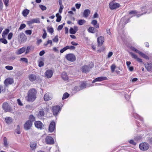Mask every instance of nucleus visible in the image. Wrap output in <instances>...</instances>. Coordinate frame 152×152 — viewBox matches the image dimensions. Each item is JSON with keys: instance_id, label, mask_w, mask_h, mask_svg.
Wrapping results in <instances>:
<instances>
[{"instance_id": "obj_43", "label": "nucleus", "mask_w": 152, "mask_h": 152, "mask_svg": "<svg viewBox=\"0 0 152 152\" xmlns=\"http://www.w3.org/2000/svg\"><path fill=\"white\" fill-rule=\"evenodd\" d=\"M131 48L132 50L135 51L136 53H137L139 54L140 52V51L139 50H137L134 47H131Z\"/></svg>"}, {"instance_id": "obj_27", "label": "nucleus", "mask_w": 152, "mask_h": 152, "mask_svg": "<svg viewBox=\"0 0 152 152\" xmlns=\"http://www.w3.org/2000/svg\"><path fill=\"white\" fill-rule=\"evenodd\" d=\"M145 7H146L145 6H143L141 8V10H142V12L143 11H144V12H143V13H142L141 14L137 15V17H139L140 16L142 15H143V14H145L147 12V11L146 10H145Z\"/></svg>"}, {"instance_id": "obj_20", "label": "nucleus", "mask_w": 152, "mask_h": 152, "mask_svg": "<svg viewBox=\"0 0 152 152\" xmlns=\"http://www.w3.org/2000/svg\"><path fill=\"white\" fill-rule=\"evenodd\" d=\"M91 24L93 25L96 28H99V24L97 23V21L96 20H93Z\"/></svg>"}, {"instance_id": "obj_44", "label": "nucleus", "mask_w": 152, "mask_h": 152, "mask_svg": "<svg viewBox=\"0 0 152 152\" xmlns=\"http://www.w3.org/2000/svg\"><path fill=\"white\" fill-rule=\"evenodd\" d=\"M66 47L67 48V50L68 49H69L70 50H74L75 48V47L73 46H66Z\"/></svg>"}, {"instance_id": "obj_24", "label": "nucleus", "mask_w": 152, "mask_h": 152, "mask_svg": "<svg viewBox=\"0 0 152 152\" xmlns=\"http://www.w3.org/2000/svg\"><path fill=\"white\" fill-rule=\"evenodd\" d=\"M10 30L8 29H6L3 31L2 34V37L3 38L6 37V35L9 33Z\"/></svg>"}, {"instance_id": "obj_26", "label": "nucleus", "mask_w": 152, "mask_h": 152, "mask_svg": "<svg viewBox=\"0 0 152 152\" xmlns=\"http://www.w3.org/2000/svg\"><path fill=\"white\" fill-rule=\"evenodd\" d=\"M4 145L6 147H8L9 146L8 143L7 142V139L6 137H4L3 138Z\"/></svg>"}, {"instance_id": "obj_41", "label": "nucleus", "mask_w": 152, "mask_h": 152, "mask_svg": "<svg viewBox=\"0 0 152 152\" xmlns=\"http://www.w3.org/2000/svg\"><path fill=\"white\" fill-rule=\"evenodd\" d=\"M33 20L34 23H40L39 19V18H37L35 19H33Z\"/></svg>"}, {"instance_id": "obj_21", "label": "nucleus", "mask_w": 152, "mask_h": 152, "mask_svg": "<svg viewBox=\"0 0 152 152\" xmlns=\"http://www.w3.org/2000/svg\"><path fill=\"white\" fill-rule=\"evenodd\" d=\"M95 28H95V27H90L88 29V31L90 33H94L96 31H97V30L96 31Z\"/></svg>"}, {"instance_id": "obj_31", "label": "nucleus", "mask_w": 152, "mask_h": 152, "mask_svg": "<svg viewBox=\"0 0 152 152\" xmlns=\"http://www.w3.org/2000/svg\"><path fill=\"white\" fill-rule=\"evenodd\" d=\"M139 54L140 56H141L142 57L145 58V59H149V57L144 53L140 52Z\"/></svg>"}, {"instance_id": "obj_14", "label": "nucleus", "mask_w": 152, "mask_h": 152, "mask_svg": "<svg viewBox=\"0 0 152 152\" xmlns=\"http://www.w3.org/2000/svg\"><path fill=\"white\" fill-rule=\"evenodd\" d=\"M104 41V37L102 36H100L97 38V42L99 46H101L103 44Z\"/></svg>"}, {"instance_id": "obj_16", "label": "nucleus", "mask_w": 152, "mask_h": 152, "mask_svg": "<svg viewBox=\"0 0 152 152\" xmlns=\"http://www.w3.org/2000/svg\"><path fill=\"white\" fill-rule=\"evenodd\" d=\"M28 78L31 82H34L37 79V77L34 74H31L28 75Z\"/></svg>"}, {"instance_id": "obj_59", "label": "nucleus", "mask_w": 152, "mask_h": 152, "mask_svg": "<svg viewBox=\"0 0 152 152\" xmlns=\"http://www.w3.org/2000/svg\"><path fill=\"white\" fill-rule=\"evenodd\" d=\"M63 25H60L58 27V30H60L62 29V28H63Z\"/></svg>"}, {"instance_id": "obj_51", "label": "nucleus", "mask_w": 152, "mask_h": 152, "mask_svg": "<svg viewBox=\"0 0 152 152\" xmlns=\"http://www.w3.org/2000/svg\"><path fill=\"white\" fill-rule=\"evenodd\" d=\"M138 13V12H137V11L136 10H132L130 11L129 12V14L131 15L133 14H136L137 13Z\"/></svg>"}, {"instance_id": "obj_6", "label": "nucleus", "mask_w": 152, "mask_h": 152, "mask_svg": "<svg viewBox=\"0 0 152 152\" xmlns=\"http://www.w3.org/2000/svg\"><path fill=\"white\" fill-rule=\"evenodd\" d=\"M120 5L114 1L110 2L109 4V7L111 10L116 9L120 7Z\"/></svg>"}, {"instance_id": "obj_48", "label": "nucleus", "mask_w": 152, "mask_h": 152, "mask_svg": "<svg viewBox=\"0 0 152 152\" xmlns=\"http://www.w3.org/2000/svg\"><path fill=\"white\" fill-rule=\"evenodd\" d=\"M5 89H4V87L2 85H0V94L1 93V91L5 92Z\"/></svg>"}, {"instance_id": "obj_54", "label": "nucleus", "mask_w": 152, "mask_h": 152, "mask_svg": "<svg viewBox=\"0 0 152 152\" xmlns=\"http://www.w3.org/2000/svg\"><path fill=\"white\" fill-rule=\"evenodd\" d=\"M67 50V48H66V46L65 47H64V48L61 50L60 51V53H62Z\"/></svg>"}, {"instance_id": "obj_10", "label": "nucleus", "mask_w": 152, "mask_h": 152, "mask_svg": "<svg viewBox=\"0 0 152 152\" xmlns=\"http://www.w3.org/2000/svg\"><path fill=\"white\" fill-rule=\"evenodd\" d=\"M45 142L47 144H53L54 143L53 138L50 136H47L45 138Z\"/></svg>"}, {"instance_id": "obj_32", "label": "nucleus", "mask_w": 152, "mask_h": 152, "mask_svg": "<svg viewBox=\"0 0 152 152\" xmlns=\"http://www.w3.org/2000/svg\"><path fill=\"white\" fill-rule=\"evenodd\" d=\"M90 86H88L87 85L86 83L84 82H83L80 85V87L82 88V89H83L86 88V87H89Z\"/></svg>"}, {"instance_id": "obj_62", "label": "nucleus", "mask_w": 152, "mask_h": 152, "mask_svg": "<svg viewBox=\"0 0 152 152\" xmlns=\"http://www.w3.org/2000/svg\"><path fill=\"white\" fill-rule=\"evenodd\" d=\"M113 54V53L112 52H110L108 54V56H107L109 58H110L112 56Z\"/></svg>"}, {"instance_id": "obj_11", "label": "nucleus", "mask_w": 152, "mask_h": 152, "mask_svg": "<svg viewBox=\"0 0 152 152\" xmlns=\"http://www.w3.org/2000/svg\"><path fill=\"white\" fill-rule=\"evenodd\" d=\"M13 83V80L10 78H8L5 80L4 83L5 86L12 84Z\"/></svg>"}, {"instance_id": "obj_49", "label": "nucleus", "mask_w": 152, "mask_h": 152, "mask_svg": "<svg viewBox=\"0 0 152 152\" xmlns=\"http://www.w3.org/2000/svg\"><path fill=\"white\" fill-rule=\"evenodd\" d=\"M25 33L28 35H30L32 33V31L31 30H28L25 31Z\"/></svg>"}, {"instance_id": "obj_34", "label": "nucleus", "mask_w": 152, "mask_h": 152, "mask_svg": "<svg viewBox=\"0 0 152 152\" xmlns=\"http://www.w3.org/2000/svg\"><path fill=\"white\" fill-rule=\"evenodd\" d=\"M37 144L35 142H33L30 145V147L33 150L35 149L36 148Z\"/></svg>"}, {"instance_id": "obj_39", "label": "nucleus", "mask_w": 152, "mask_h": 152, "mask_svg": "<svg viewBox=\"0 0 152 152\" xmlns=\"http://www.w3.org/2000/svg\"><path fill=\"white\" fill-rule=\"evenodd\" d=\"M16 132L18 134H20V127L19 125H18L17 127V129L15 130Z\"/></svg>"}, {"instance_id": "obj_50", "label": "nucleus", "mask_w": 152, "mask_h": 152, "mask_svg": "<svg viewBox=\"0 0 152 152\" xmlns=\"http://www.w3.org/2000/svg\"><path fill=\"white\" fill-rule=\"evenodd\" d=\"M27 24L29 26L33 24L34 23V21L33 19L31 20H30L28 21H27Z\"/></svg>"}, {"instance_id": "obj_35", "label": "nucleus", "mask_w": 152, "mask_h": 152, "mask_svg": "<svg viewBox=\"0 0 152 152\" xmlns=\"http://www.w3.org/2000/svg\"><path fill=\"white\" fill-rule=\"evenodd\" d=\"M69 94L67 93H65L63 95L62 99L63 100L67 98L69 96Z\"/></svg>"}, {"instance_id": "obj_33", "label": "nucleus", "mask_w": 152, "mask_h": 152, "mask_svg": "<svg viewBox=\"0 0 152 152\" xmlns=\"http://www.w3.org/2000/svg\"><path fill=\"white\" fill-rule=\"evenodd\" d=\"M86 23L85 20H80L78 21V23L80 25H82Z\"/></svg>"}, {"instance_id": "obj_46", "label": "nucleus", "mask_w": 152, "mask_h": 152, "mask_svg": "<svg viewBox=\"0 0 152 152\" xmlns=\"http://www.w3.org/2000/svg\"><path fill=\"white\" fill-rule=\"evenodd\" d=\"M39 7L42 10H45L46 9V7L42 5H39Z\"/></svg>"}, {"instance_id": "obj_15", "label": "nucleus", "mask_w": 152, "mask_h": 152, "mask_svg": "<svg viewBox=\"0 0 152 152\" xmlns=\"http://www.w3.org/2000/svg\"><path fill=\"white\" fill-rule=\"evenodd\" d=\"M55 123L54 122H52L50 124L49 127V130L50 132H53L55 128Z\"/></svg>"}, {"instance_id": "obj_7", "label": "nucleus", "mask_w": 152, "mask_h": 152, "mask_svg": "<svg viewBox=\"0 0 152 152\" xmlns=\"http://www.w3.org/2000/svg\"><path fill=\"white\" fill-rule=\"evenodd\" d=\"M52 110L53 115L56 116L57 115L59 112L60 111L61 109L59 106L56 105L53 107Z\"/></svg>"}, {"instance_id": "obj_61", "label": "nucleus", "mask_w": 152, "mask_h": 152, "mask_svg": "<svg viewBox=\"0 0 152 152\" xmlns=\"http://www.w3.org/2000/svg\"><path fill=\"white\" fill-rule=\"evenodd\" d=\"M17 102H18V104L20 105V106H22L23 105V104L21 102L20 100V99H17Z\"/></svg>"}, {"instance_id": "obj_42", "label": "nucleus", "mask_w": 152, "mask_h": 152, "mask_svg": "<svg viewBox=\"0 0 152 152\" xmlns=\"http://www.w3.org/2000/svg\"><path fill=\"white\" fill-rule=\"evenodd\" d=\"M118 68V67H111V70L113 72H117Z\"/></svg>"}, {"instance_id": "obj_18", "label": "nucleus", "mask_w": 152, "mask_h": 152, "mask_svg": "<svg viewBox=\"0 0 152 152\" xmlns=\"http://www.w3.org/2000/svg\"><path fill=\"white\" fill-rule=\"evenodd\" d=\"M26 50V48L25 47H23L20 49H18L16 53L17 55L21 54L23 53Z\"/></svg>"}, {"instance_id": "obj_55", "label": "nucleus", "mask_w": 152, "mask_h": 152, "mask_svg": "<svg viewBox=\"0 0 152 152\" xmlns=\"http://www.w3.org/2000/svg\"><path fill=\"white\" fill-rule=\"evenodd\" d=\"M9 1V0H4V4L5 5L6 7H7L8 6Z\"/></svg>"}, {"instance_id": "obj_64", "label": "nucleus", "mask_w": 152, "mask_h": 152, "mask_svg": "<svg viewBox=\"0 0 152 152\" xmlns=\"http://www.w3.org/2000/svg\"><path fill=\"white\" fill-rule=\"evenodd\" d=\"M145 68L148 71H150L152 69V67H145Z\"/></svg>"}, {"instance_id": "obj_25", "label": "nucleus", "mask_w": 152, "mask_h": 152, "mask_svg": "<svg viewBox=\"0 0 152 152\" xmlns=\"http://www.w3.org/2000/svg\"><path fill=\"white\" fill-rule=\"evenodd\" d=\"M29 10L27 9L24 10L22 12V14L24 17H26L29 13Z\"/></svg>"}, {"instance_id": "obj_8", "label": "nucleus", "mask_w": 152, "mask_h": 152, "mask_svg": "<svg viewBox=\"0 0 152 152\" xmlns=\"http://www.w3.org/2000/svg\"><path fill=\"white\" fill-rule=\"evenodd\" d=\"M34 125L36 127L40 129H42L44 128L43 124L39 121H35Z\"/></svg>"}, {"instance_id": "obj_4", "label": "nucleus", "mask_w": 152, "mask_h": 152, "mask_svg": "<svg viewBox=\"0 0 152 152\" xmlns=\"http://www.w3.org/2000/svg\"><path fill=\"white\" fill-rule=\"evenodd\" d=\"M65 58L67 60L71 62H73L76 60L75 56L72 53L66 54L65 56Z\"/></svg>"}, {"instance_id": "obj_38", "label": "nucleus", "mask_w": 152, "mask_h": 152, "mask_svg": "<svg viewBox=\"0 0 152 152\" xmlns=\"http://www.w3.org/2000/svg\"><path fill=\"white\" fill-rule=\"evenodd\" d=\"M129 54L131 56H132V58L136 59L137 58V56L135 54H134L132 52H129Z\"/></svg>"}, {"instance_id": "obj_60", "label": "nucleus", "mask_w": 152, "mask_h": 152, "mask_svg": "<svg viewBox=\"0 0 152 152\" xmlns=\"http://www.w3.org/2000/svg\"><path fill=\"white\" fill-rule=\"evenodd\" d=\"M81 6V4H79L78 3H77L75 4V7L77 9H79Z\"/></svg>"}, {"instance_id": "obj_36", "label": "nucleus", "mask_w": 152, "mask_h": 152, "mask_svg": "<svg viewBox=\"0 0 152 152\" xmlns=\"http://www.w3.org/2000/svg\"><path fill=\"white\" fill-rule=\"evenodd\" d=\"M0 42L4 44H7L8 42L7 40L3 38L0 39Z\"/></svg>"}, {"instance_id": "obj_5", "label": "nucleus", "mask_w": 152, "mask_h": 152, "mask_svg": "<svg viewBox=\"0 0 152 152\" xmlns=\"http://www.w3.org/2000/svg\"><path fill=\"white\" fill-rule=\"evenodd\" d=\"M2 107L4 110L6 112H12V110L10 107L8 103L6 102H4L3 103Z\"/></svg>"}, {"instance_id": "obj_2", "label": "nucleus", "mask_w": 152, "mask_h": 152, "mask_svg": "<svg viewBox=\"0 0 152 152\" xmlns=\"http://www.w3.org/2000/svg\"><path fill=\"white\" fill-rule=\"evenodd\" d=\"M18 39L19 42L21 43L25 42L27 40V38L25 34L22 32L18 35Z\"/></svg>"}, {"instance_id": "obj_17", "label": "nucleus", "mask_w": 152, "mask_h": 152, "mask_svg": "<svg viewBox=\"0 0 152 152\" xmlns=\"http://www.w3.org/2000/svg\"><path fill=\"white\" fill-rule=\"evenodd\" d=\"M52 98L51 96L50 95L49 93H47L44 96V99L45 101H48L51 100Z\"/></svg>"}, {"instance_id": "obj_28", "label": "nucleus", "mask_w": 152, "mask_h": 152, "mask_svg": "<svg viewBox=\"0 0 152 152\" xmlns=\"http://www.w3.org/2000/svg\"><path fill=\"white\" fill-rule=\"evenodd\" d=\"M5 121L7 124H10L12 122V120L11 118L7 117L5 118Z\"/></svg>"}, {"instance_id": "obj_52", "label": "nucleus", "mask_w": 152, "mask_h": 152, "mask_svg": "<svg viewBox=\"0 0 152 152\" xmlns=\"http://www.w3.org/2000/svg\"><path fill=\"white\" fill-rule=\"evenodd\" d=\"M13 35V34L12 33H10L8 36V39L9 40H10L11 39Z\"/></svg>"}, {"instance_id": "obj_23", "label": "nucleus", "mask_w": 152, "mask_h": 152, "mask_svg": "<svg viewBox=\"0 0 152 152\" xmlns=\"http://www.w3.org/2000/svg\"><path fill=\"white\" fill-rule=\"evenodd\" d=\"M61 77L64 80H67L68 79V76L67 75L66 73L65 72L62 73Z\"/></svg>"}, {"instance_id": "obj_58", "label": "nucleus", "mask_w": 152, "mask_h": 152, "mask_svg": "<svg viewBox=\"0 0 152 152\" xmlns=\"http://www.w3.org/2000/svg\"><path fill=\"white\" fill-rule=\"evenodd\" d=\"M63 8H64L63 6H60V8L59 10V12L60 13H61L62 12V10H63Z\"/></svg>"}, {"instance_id": "obj_9", "label": "nucleus", "mask_w": 152, "mask_h": 152, "mask_svg": "<svg viewBox=\"0 0 152 152\" xmlns=\"http://www.w3.org/2000/svg\"><path fill=\"white\" fill-rule=\"evenodd\" d=\"M32 125V123L29 121H27L25 123L24 127L25 129L26 130L30 129Z\"/></svg>"}, {"instance_id": "obj_57", "label": "nucleus", "mask_w": 152, "mask_h": 152, "mask_svg": "<svg viewBox=\"0 0 152 152\" xmlns=\"http://www.w3.org/2000/svg\"><path fill=\"white\" fill-rule=\"evenodd\" d=\"M31 50L30 47L29 46H28L26 49V54H27Z\"/></svg>"}, {"instance_id": "obj_19", "label": "nucleus", "mask_w": 152, "mask_h": 152, "mask_svg": "<svg viewBox=\"0 0 152 152\" xmlns=\"http://www.w3.org/2000/svg\"><path fill=\"white\" fill-rule=\"evenodd\" d=\"M90 13V11L89 9H86L84 10L83 14L84 17L87 18Z\"/></svg>"}, {"instance_id": "obj_1", "label": "nucleus", "mask_w": 152, "mask_h": 152, "mask_svg": "<svg viewBox=\"0 0 152 152\" xmlns=\"http://www.w3.org/2000/svg\"><path fill=\"white\" fill-rule=\"evenodd\" d=\"M37 91L34 88H31L29 90L27 93V101L32 102L36 99Z\"/></svg>"}, {"instance_id": "obj_30", "label": "nucleus", "mask_w": 152, "mask_h": 152, "mask_svg": "<svg viewBox=\"0 0 152 152\" xmlns=\"http://www.w3.org/2000/svg\"><path fill=\"white\" fill-rule=\"evenodd\" d=\"M35 120V117L33 115H31L29 116V120L28 121H29L32 123Z\"/></svg>"}, {"instance_id": "obj_56", "label": "nucleus", "mask_w": 152, "mask_h": 152, "mask_svg": "<svg viewBox=\"0 0 152 152\" xmlns=\"http://www.w3.org/2000/svg\"><path fill=\"white\" fill-rule=\"evenodd\" d=\"M3 4L1 0H0V11L3 8Z\"/></svg>"}, {"instance_id": "obj_29", "label": "nucleus", "mask_w": 152, "mask_h": 152, "mask_svg": "<svg viewBox=\"0 0 152 152\" xmlns=\"http://www.w3.org/2000/svg\"><path fill=\"white\" fill-rule=\"evenodd\" d=\"M56 16L57 18L56 21L58 22H60L61 19V16L58 13H57L56 15Z\"/></svg>"}, {"instance_id": "obj_22", "label": "nucleus", "mask_w": 152, "mask_h": 152, "mask_svg": "<svg viewBox=\"0 0 152 152\" xmlns=\"http://www.w3.org/2000/svg\"><path fill=\"white\" fill-rule=\"evenodd\" d=\"M91 67H82V70L83 72L87 73L89 72Z\"/></svg>"}, {"instance_id": "obj_63", "label": "nucleus", "mask_w": 152, "mask_h": 152, "mask_svg": "<svg viewBox=\"0 0 152 152\" xmlns=\"http://www.w3.org/2000/svg\"><path fill=\"white\" fill-rule=\"evenodd\" d=\"M47 36V33L46 32H44V33L43 34L42 37L43 39H45Z\"/></svg>"}, {"instance_id": "obj_45", "label": "nucleus", "mask_w": 152, "mask_h": 152, "mask_svg": "<svg viewBox=\"0 0 152 152\" xmlns=\"http://www.w3.org/2000/svg\"><path fill=\"white\" fill-rule=\"evenodd\" d=\"M54 42H57L58 41V37L57 35H56L55 38L53 39Z\"/></svg>"}, {"instance_id": "obj_12", "label": "nucleus", "mask_w": 152, "mask_h": 152, "mask_svg": "<svg viewBox=\"0 0 152 152\" xmlns=\"http://www.w3.org/2000/svg\"><path fill=\"white\" fill-rule=\"evenodd\" d=\"M53 72L51 70L48 69L46 71L45 73V76L48 78H51L53 75Z\"/></svg>"}, {"instance_id": "obj_13", "label": "nucleus", "mask_w": 152, "mask_h": 152, "mask_svg": "<svg viewBox=\"0 0 152 152\" xmlns=\"http://www.w3.org/2000/svg\"><path fill=\"white\" fill-rule=\"evenodd\" d=\"M107 78L106 77H100L95 78L94 80L92 83H94L97 81H102L107 80Z\"/></svg>"}, {"instance_id": "obj_47", "label": "nucleus", "mask_w": 152, "mask_h": 152, "mask_svg": "<svg viewBox=\"0 0 152 152\" xmlns=\"http://www.w3.org/2000/svg\"><path fill=\"white\" fill-rule=\"evenodd\" d=\"M26 26V25L25 24H21L19 28V30H22Z\"/></svg>"}, {"instance_id": "obj_53", "label": "nucleus", "mask_w": 152, "mask_h": 152, "mask_svg": "<svg viewBox=\"0 0 152 152\" xmlns=\"http://www.w3.org/2000/svg\"><path fill=\"white\" fill-rule=\"evenodd\" d=\"M21 61L25 62V63H27L28 62V59L27 58H21L20 59Z\"/></svg>"}, {"instance_id": "obj_40", "label": "nucleus", "mask_w": 152, "mask_h": 152, "mask_svg": "<svg viewBox=\"0 0 152 152\" xmlns=\"http://www.w3.org/2000/svg\"><path fill=\"white\" fill-rule=\"evenodd\" d=\"M76 32L73 28H71L69 29V32L71 34H75Z\"/></svg>"}, {"instance_id": "obj_3", "label": "nucleus", "mask_w": 152, "mask_h": 152, "mask_svg": "<svg viewBox=\"0 0 152 152\" xmlns=\"http://www.w3.org/2000/svg\"><path fill=\"white\" fill-rule=\"evenodd\" d=\"M139 147L141 150L145 151L148 149L149 145L147 143L144 142L140 143L139 145Z\"/></svg>"}, {"instance_id": "obj_37", "label": "nucleus", "mask_w": 152, "mask_h": 152, "mask_svg": "<svg viewBox=\"0 0 152 152\" xmlns=\"http://www.w3.org/2000/svg\"><path fill=\"white\" fill-rule=\"evenodd\" d=\"M47 30L51 34L53 33L54 31L52 27L49 28V27H48Z\"/></svg>"}]
</instances>
